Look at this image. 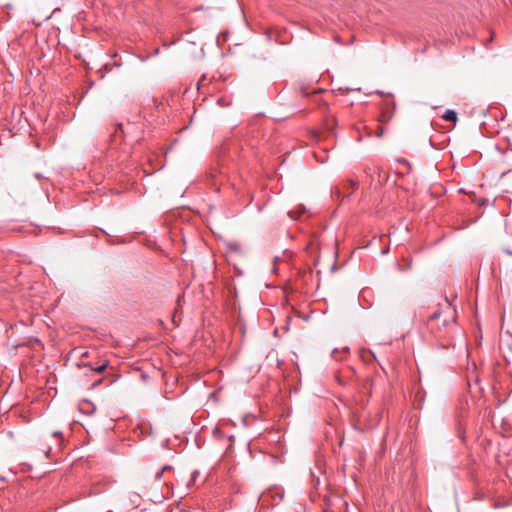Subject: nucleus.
Wrapping results in <instances>:
<instances>
[{
	"label": "nucleus",
	"mask_w": 512,
	"mask_h": 512,
	"mask_svg": "<svg viewBox=\"0 0 512 512\" xmlns=\"http://www.w3.org/2000/svg\"><path fill=\"white\" fill-rule=\"evenodd\" d=\"M346 351H348V347H345V348L342 350V352H346Z\"/></svg>",
	"instance_id": "dca6fc26"
},
{
	"label": "nucleus",
	"mask_w": 512,
	"mask_h": 512,
	"mask_svg": "<svg viewBox=\"0 0 512 512\" xmlns=\"http://www.w3.org/2000/svg\"><path fill=\"white\" fill-rule=\"evenodd\" d=\"M391 118V115L390 114H387V113H383L381 115V118L379 119V121L381 122H388Z\"/></svg>",
	"instance_id": "423d86ee"
},
{
	"label": "nucleus",
	"mask_w": 512,
	"mask_h": 512,
	"mask_svg": "<svg viewBox=\"0 0 512 512\" xmlns=\"http://www.w3.org/2000/svg\"><path fill=\"white\" fill-rule=\"evenodd\" d=\"M439 316H440V313H439V312H434L433 314H431V315L429 316V320H430V321H433V320L437 319Z\"/></svg>",
	"instance_id": "0eeeda50"
},
{
	"label": "nucleus",
	"mask_w": 512,
	"mask_h": 512,
	"mask_svg": "<svg viewBox=\"0 0 512 512\" xmlns=\"http://www.w3.org/2000/svg\"><path fill=\"white\" fill-rule=\"evenodd\" d=\"M304 211H305V208H304V207H302V208L298 211V214L303 213Z\"/></svg>",
	"instance_id": "ddd939ff"
},
{
	"label": "nucleus",
	"mask_w": 512,
	"mask_h": 512,
	"mask_svg": "<svg viewBox=\"0 0 512 512\" xmlns=\"http://www.w3.org/2000/svg\"><path fill=\"white\" fill-rule=\"evenodd\" d=\"M388 252V249L382 250V254H386Z\"/></svg>",
	"instance_id": "4468645a"
},
{
	"label": "nucleus",
	"mask_w": 512,
	"mask_h": 512,
	"mask_svg": "<svg viewBox=\"0 0 512 512\" xmlns=\"http://www.w3.org/2000/svg\"><path fill=\"white\" fill-rule=\"evenodd\" d=\"M95 409V405L89 400L84 399L79 403V410L84 414L90 415L95 411Z\"/></svg>",
	"instance_id": "f03ea898"
},
{
	"label": "nucleus",
	"mask_w": 512,
	"mask_h": 512,
	"mask_svg": "<svg viewBox=\"0 0 512 512\" xmlns=\"http://www.w3.org/2000/svg\"><path fill=\"white\" fill-rule=\"evenodd\" d=\"M339 353V350L338 349H334L333 352H332V356L338 360L339 358L336 356V354Z\"/></svg>",
	"instance_id": "9d476101"
},
{
	"label": "nucleus",
	"mask_w": 512,
	"mask_h": 512,
	"mask_svg": "<svg viewBox=\"0 0 512 512\" xmlns=\"http://www.w3.org/2000/svg\"><path fill=\"white\" fill-rule=\"evenodd\" d=\"M510 151L512 152V149Z\"/></svg>",
	"instance_id": "f3484780"
},
{
	"label": "nucleus",
	"mask_w": 512,
	"mask_h": 512,
	"mask_svg": "<svg viewBox=\"0 0 512 512\" xmlns=\"http://www.w3.org/2000/svg\"><path fill=\"white\" fill-rule=\"evenodd\" d=\"M49 452H50V448H48V449L45 451V453H46V455H47V456H48Z\"/></svg>",
	"instance_id": "2eb2a0df"
},
{
	"label": "nucleus",
	"mask_w": 512,
	"mask_h": 512,
	"mask_svg": "<svg viewBox=\"0 0 512 512\" xmlns=\"http://www.w3.org/2000/svg\"><path fill=\"white\" fill-rule=\"evenodd\" d=\"M199 475H200V472L198 470L193 471L187 486L190 487L191 485H193L196 482Z\"/></svg>",
	"instance_id": "20e7f679"
},
{
	"label": "nucleus",
	"mask_w": 512,
	"mask_h": 512,
	"mask_svg": "<svg viewBox=\"0 0 512 512\" xmlns=\"http://www.w3.org/2000/svg\"><path fill=\"white\" fill-rule=\"evenodd\" d=\"M53 436H55V437L61 436V433L60 432H54Z\"/></svg>",
	"instance_id": "f8f14e48"
},
{
	"label": "nucleus",
	"mask_w": 512,
	"mask_h": 512,
	"mask_svg": "<svg viewBox=\"0 0 512 512\" xmlns=\"http://www.w3.org/2000/svg\"><path fill=\"white\" fill-rule=\"evenodd\" d=\"M170 469V466L169 465H166L164 466L160 471H158L156 474H155V479L156 480H160L162 478V475L164 473V471Z\"/></svg>",
	"instance_id": "39448f33"
},
{
	"label": "nucleus",
	"mask_w": 512,
	"mask_h": 512,
	"mask_svg": "<svg viewBox=\"0 0 512 512\" xmlns=\"http://www.w3.org/2000/svg\"><path fill=\"white\" fill-rule=\"evenodd\" d=\"M442 118L445 121L456 122L457 121V113L454 110H446L443 114Z\"/></svg>",
	"instance_id": "7ed1b4c3"
},
{
	"label": "nucleus",
	"mask_w": 512,
	"mask_h": 512,
	"mask_svg": "<svg viewBox=\"0 0 512 512\" xmlns=\"http://www.w3.org/2000/svg\"><path fill=\"white\" fill-rule=\"evenodd\" d=\"M294 213H295V212L290 211L288 214H289V216H290L291 218L296 219V218H297V216H295V215H294Z\"/></svg>",
	"instance_id": "9b49d317"
},
{
	"label": "nucleus",
	"mask_w": 512,
	"mask_h": 512,
	"mask_svg": "<svg viewBox=\"0 0 512 512\" xmlns=\"http://www.w3.org/2000/svg\"><path fill=\"white\" fill-rule=\"evenodd\" d=\"M107 369L108 362L98 360V386L102 384L110 386L119 378V375L114 372L113 368H111V371H107Z\"/></svg>",
	"instance_id": "f257e3e1"
},
{
	"label": "nucleus",
	"mask_w": 512,
	"mask_h": 512,
	"mask_svg": "<svg viewBox=\"0 0 512 512\" xmlns=\"http://www.w3.org/2000/svg\"><path fill=\"white\" fill-rule=\"evenodd\" d=\"M239 248H240V245H239V244H236V243H234V244H230V249H231V250H235V251H236V250H238Z\"/></svg>",
	"instance_id": "6e6552de"
},
{
	"label": "nucleus",
	"mask_w": 512,
	"mask_h": 512,
	"mask_svg": "<svg viewBox=\"0 0 512 512\" xmlns=\"http://www.w3.org/2000/svg\"><path fill=\"white\" fill-rule=\"evenodd\" d=\"M383 135V128L382 127H379L377 132H376V136L377 137H381Z\"/></svg>",
	"instance_id": "1a4fd4ad"
}]
</instances>
